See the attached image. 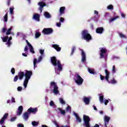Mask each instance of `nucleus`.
<instances>
[{"label": "nucleus", "instance_id": "21", "mask_svg": "<svg viewBox=\"0 0 127 127\" xmlns=\"http://www.w3.org/2000/svg\"><path fill=\"white\" fill-rule=\"evenodd\" d=\"M29 115L30 114L28 111L27 112H25L23 115V119H24L25 121H27L29 118Z\"/></svg>", "mask_w": 127, "mask_h": 127}, {"label": "nucleus", "instance_id": "24", "mask_svg": "<svg viewBox=\"0 0 127 127\" xmlns=\"http://www.w3.org/2000/svg\"><path fill=\"white\" fill-rule=\"evenodd\" d=\"M83 102L85 103V105H89L90 104V98L89 97H84Z\"/></svg>", "mask_w": 127, "mask_h": 127}, {"label": "nucleus", "instance_id": "51", "mask_svg": "<svg viewBox=\"0 0 127 127\" xmlns=\"http://www.w3.org/2000/svg\"><path fill=\"white\" fill-rule=\"evenodd\" d=\"M6 44H7L8 47H9V46L11 45V42H10V41H7Z\"/></svg>", "mask_w": 127, "mask_h": 127}, {"label": "nucleus", "instance_id": "32", "mask_svg": "<svg viewBox=\"0 0 127 127\" xmlns=\"http://www.w3.org/2000/svg\"><path fill=\"white\" fill-rule=\"evenodd\" d=\"M99 101L101 104H103L104 103V96L101 95L99 96Z\"/></svg>", "mask_w": 127, "mask_h": 127}, {"label": "nucleus", "instance_id": "46", "mask_svg": "<svg viewBox=\"0 0 127 127\" xmlns=\"http://www.w3.org/2000/svg\"><path fill=\"white\" fill-rule=\"evenodd\" d=\"M112 72L113 73H116V66L115 65L113 66V68H112Z\"/></svg>", "mask_w": 127, "mask_h": 127}, {"label": "nucleus", "instance_id": "40", "mask_svg": "<svg viewBox=\"0 0 127 127\" xmlns=\"http://www.w3.org/2000/svg\"><path fill=\"white\" fill-rule=\"evenodd\" d=\"M108 9L114 10V6L113 5H109L107 6Z\"/></svg>", "mask_w": 127, "mask_h": 127}, {"label": "nucleus", "instance_id": "56", "mask_svg": "<svg viewBox=\"0 0 127 127\" xmlns=\"http://www.w3.org/2000/svg\"><path fill=\"white\" fill-rule=\"evenodd\" d=\"M57 26H58V27H61V23H60V22L57 23Z\"/></svg>", "mask_w": 127, "mask_h": 127}, {"label": "nucleus", "instance_id": "49", "mask_svg": "<svg viewBox=\"0 0 127 127\" xmlns=\"http://www.w3.org/2000/svg\"><path fill=\"white\" fill-rule=\"evenodd\" d=\"M40 53L41 54V56L44 54V50H40Z\"/></svg>", "mask_w": 127, "mask_h": 127}, {"label": "nucleus", "instance_id": "3", "mask_svg": "<svg viewBox=\"0 0 127 127\" xmlns=\"http://www.w3.org/2000/svg\"><path fill=\"white\" fill-rule=\"evenodd\" d=\"M81 35L84 40H86V41H90V40H92V36H91V34L89 33L88 30H84L82 31Z\"/></svg>", "mask_w": 127, "mask_h": 127}, {"label": "nucleus", "instance_id": "54", "mask_svg": "<svg viewBox=\"0 0 127 127\" xmlns=\"http://www.w3.org/2000/svg\"><path fill=\"white\" fill-rule=\"evenodd\" d=\"M108 103H109L108 100H105L104 102V104L105 106H107L108 105Z\"/></svg>", "mask_w": 127, "mask_h": 127}, {"label": "nucleus", "instance_id": "23", "mask_svg": "<svg viewBox=\"0 0 127 127\" xmlns=\"http://www.w3.org/2000/svg\"><path fill=\"white\" fill-rule=\"evenodd\" d=\"M64 13H65V7H61L60 8V16H61L62 14H64Z\"/></svg>", "mask_w": 127, "mask_h": 127}, {"label": "nucleus", "instance_id": "25", "mask_svg": "<svg viewBox=\"0 0 127 127\" xmlns=\"http://www.w3.org/2000/svg\"><path fill=\"white\" fill-rule=\"evenodd\" d=\"M74 116L76 118V122H78L79 123H82V119L79 117V115L77 114V113H74Z\"/></svg>", "mask_w": 127, "mask_h": 127}, {"label": "nucleus", "instance_id": "37", "mask_svg": "<svg viewBox=\"0 0 127 127\" xmlns=\"http://www.w3.org/2000/svg\"><path fill=\"white\" fill-rule=\"evenodd\" d=\"M75 49H76V47H75V46H73L72 47L70 55H73V54L74 53V52H75Z\"/></svg>", "mask_w": 127, "mask_h": 127}, {"label": "nucleus", "instance_id": "12", "mask_svg": "<svg viewBox=\"0 0 127 127\" xmlns=\"http://www.w3.org/2000/svg\"><path fill=\"white\" fill-rule=\"evenodd\" d=\"M104 126L105 127H108L107 125H109L110 122V120H111V117L109 116H105L104 118Z\"/></svg>", "mask_w": 127, "mask_h": 127}, {"label": "nucleus", "instance_id": "38", "mask_svg": "<svg viewBox=\"0 0 127 127\" xmlns=\"http://www.w3.org/2000/svg\"><path fill=\"white\" fill-rule=\"evenodd\" d=\"M32 125L33 126V127H37L38 126V123L35 121H33L32 122Z\"/></svg>", "mask_w": 127, "mask_h": 127}, {"label": "nucleus", "instance_id": "52", "mask_svg": "<svg viewBox=\"0 0 127 127\" xmlns=\"http://www.w3.org/2000/svg\"><path fill=\"white\" fill-rule=\"evenodd\" d=\"M17 91H18V92H20V91H22V87L19 86L17 87Z\"/></svg>", "mask_w": 127, "mask_h": 127}, {"label": "nucleus", "instance_id": "26", "mask_svg": "<svg viewBox=\"0 0 127 127\" xmlns=\"http://www.w3.org/2000/svg\"><path fill=\"white\" fill-rule=\"evenodd\" d=\"M88 71L90 74H92V75H96L97 74V72L94 69L88 68Z\"/></svg>", "mask_w": 127, "mask_h": 127}, {"label": "nucleus", "instance_id": "28", "mask_svg": "<svg viewBox=\"0 0 127 127\" xmlns=\"http://www.w3.org/2000/svg\"><path fill=\"white\" fill-rule=\"evenodd\" d=\"M119 16H117L116 17H114L113 18H111L109 19V23H111V22H113V21H115L116 20V18H119Z\"/></svg>", "mask_w": 127, "mask_h": 127}, {"label": "nucleus", "instance_id": "60", "mask_svg": "<svg viewBox=\"0 0 127 127\" xmlns=\"http://www.w3.org/2000/svg\"><path fill=\"white\" fill-rule=\"evenodd\" d=\"M5 31H6V28H3L2 30V32H3V33H4V32H5Z\"/></svg>", "mask_w": 127, "mask_h": 127}, {"label": "nucleus", "instance_id": "19", "mask_svg": "<svg viewBox=\"0 0 127 127\" xmlns=\"http://www.w3.org/2000/svg\"><path fill=\"white\" fill-rule=\"evenodd\" d=\"M57 110L60 112L61 115H63V116H65V115H66V111L63 110L62 108H58L57 109H56V112H57Z\"/></svg>", "mask_w": 127, "mask_h": 127}, {"label": "nucleus", "instance_id": "48", "mask_svg": "<svg viewBox=\"0 0 127 127\" xmlns=\"http://www.w3.org/2000/svg\"><path fill=\"white\" fill-rule=\"evenodd\" d=\"M100 79L101 80V81H103V80L105 79V76L102 74L100 75Z\"/></svg>", "mask_w": 127, "mask_h": 127}, {"label": "nucleus", "instance_id": "64", "mask_svg": "<svg viewBox=\"0 0 127 127\" xmlns=\"http://www.w3.org/2000/svg\"><path fill=\"white\" fill-rule=\"evenodd\" d=\"M60 127H70L69 126L66 125L65 126H64L63 125L60 126Z\"/></svg>", "mask_w": 127, "mask_h": 127}, {"label": "nucleus", "instance_id": "7", "mask_svg": "<svg viewBox=\"0 0 127 127\" xmlns=\"http://www.w3.org/2000/svg\"><path fill=\"white\" fill-rule=\"evenodd\" d=\"M44 34L48 35V34H51L53 32V29L51 28H44L43 30Z\"/></svg>", "mask_w": 127, "mask_h": 127}, {"label": "nucleus", "instance_id": "15", "mask_svg": "<svg viewBox=\"0 0 127 127\" xmlns=\"http://www.w3.org/2000/svg\"><path fill=\"white\" fill-rule=\"evenodd\" d=\"M8 116V114L5 113L3 117L0 120V125H2L3 124H4V121L7 119V116Z\"/></svg>", "mask_w": 127, "mask_h": 127}, {"label": "nucleus", "instance_id": "20", "mask_svg": "<svg viewBox=\"0 0 127 127\" xmlns=\"http://www.w3.org/2000/svg\"><path fill=\"white\" fill-rule=\"evenodd\" d=\"M104 31V28L103 27H98L96 29V33L102 34Z\"/></svg>", "mask_w": 127, "mask_h": 127}, {"label": "nucleus", "instance_id": "35", "mask_svg": "<svg viewBox=\"0 0 127 127\" xmlns=\"http://www.w3.org/2000/svg\"><path fill=\"white\" fill-rule=\"evenodd\" d=\"M12 29V28H9L6 33V35H9V34H11V30Z\"/></svg>", "mask_w": 127, "mask_h": 127}, {"label": "nucleus", "instance_id": "22", "mask_svg": "<svg viewBox=\"0 0 127 127\" xmlns=\"http://www.w3.org/2000/svg\"><path fill=\"white\" fill-rule=\"evenodd\" d=\"M24 72L21 71L19 72L18 74V77L19 78V80H22L23 79V77H24Z\"/></svg>", "mask_w": 127, "mask_h": 127}, {"label": "nucleus", "instance_id": "5", "mask_svg": "<svg viewBox=\"0 0 127 127\" xmlns=\"http://www.w3.org/2000/svg\"><path fill=\"white\" fill-rule=\"evenodd\" d=\"M74 80L76 84L78 85L79 86L82 85L83 84V82H84V79H83V78L79 75V74L76 73L75 75V76L74 77Z\"/></svg>", "mask_w": 127, "mask_h": 127}, {"label": "nucleus", "instance_id": "4", "mask_svg": "<svg viewBox=\"0 0 127 127\" xmlns=\"http://www.w3.org/2000/svg\"><path fill=\"white\" fill-rule=\"evenodd\" d=\"M50 88H52V87H53V92L54 94H55V95H58V94H59V88L58 87V86H57V84L55 82H51V83H50Z\"/></svg>", "mask_w": 127, "mask_h": 127}, {"label": "nucleus", "instance_id": "14", "mask_svg": "<svg viewBox=\"0 0 127 127\" xmlns=\"http://www.w3.org/2000/svg\"><path fill=\"white\" fill-rule=\"evenodd\" d=\"M105 75H106L105 79L106 80V81H107L109 84H111V82L109 80V79L110 78V71H108V69H105Z\"/></svg>", "mask_w": 127, "mask_h": 127}, {"label": "nucleus", "instance_id": "43", "mask_svg": "<svg viewBox=\"0 0 127 127\" xmlns=\"http://www.w3.org/2000/svg\"><path fill=\"white\" fill-rule=\"evenodd\" d=\"M110 82V83H111V84H117V81L116 80H115V78H113Z\"/></svg>", "mask_w": 127, "mask_h": 127}, {"label": "nucleus", "instance_id": "63", "mask_svg": "<svg viewBox=\"0 0 127 127\" xmlns=\"http://www.w3.org/2000/svg\"><path fill=\"white\" fill-rule=\"evenodd\" d=\"M94 13H95V14H97V15H98V14H99V12H98V11H97V10H95Z\"/></svg>", "mask_w": 127, "mask_h": 127}, {"label": "nucleus", "instance_id": "61", "mask_svg": "<svg viewBox=\"0 0 127 127\" xmlns=\"http://www.w3.org/2000/svg\"><path fill=\"white\" fill-rule=\"evenodd\" d=\"M121 16L122 17H123L124 18H125V17H126V15H125L123 13H121Z\"/></svg>", "mask_w": 127, "mask_h": 127}, {"label": "nucleus", "instance_id": "59", "mask_svg": "<svg viewBox=\"0 0 127 127\" xmlns=\"http://www.w3.org/2000/svg\"><path fill=\"white\" fill-rule=\"evenodd\" d=\"M28 50V47L27 46H25L24 48V51H27Z\"/></svg>", "mask_w": 127, "mask_h": 127}, {"label": "nucleus", "instance_id": "29", "mask_svg": "<svg viewBox=\"0 0 127 127\" xmlns=\"http://www.w3.org/2000/svg\"><path fill=\"white\" fill-rule=\"evenodd\" d=\"M1 38L3 42H6L7 41V40L8 39V36H6L4 37H1Z\"/></svg>", "mask_w": 127, "mask_h": 127}, {"label": "nucleus", "instance_id": "55", "mask_svg": "<svg viewBox=\"0 0 127 127\" xmlns=\"http://www.w3.org/2000/svg\"><path fill=\"white\" fill-rule=\"evenodd\" d=\"M17 127H24V126L23 125V124H18Z\"/></svg>", "mask_w": 127, "mask_h": 127}, {"label": "nucleus", "instance_id": "10", "mask_svg": "<svg viewBox=\"0 0 127 127\" xmlns=\"http://www.w3.org/2000/svg\"><path fill=\"white\" fill-rule=\"evenodd\" d=\"M38 111V110H37V108H33L32 107H30L27 110V112L28 113H29L30 114H36V113H37Z\"/></svg>", "mask_w": 127, "mask_h": 127}, {"label": "nucleus", "instance_id": "8", "mask_svg": "<svg viewBox=\"0 0 127 127\" xmlns=\"http://www.w3.org/2000/svg\"><path fill=\"white\" fill-rule=\"evenodd\" d=\"M100 58L103 59L105 58V53H107V49L105 48H100Z\"/></svg>", "mask_w": 127, "mask_h": 127}, {"label": "nucleus", "instance_id": "62", "mask_svg": "<svg viewBox=\"0 0 127 127\" xmlns=\"http://www.w3.org/2000/svg\"><path fill=\"white\" fill-rule=\"evenodd\" d=\"M93 109L95 111H98V109H97V107H96V106H95L94 105L93 106Z\"/></svg>", "mask_w": 127, "mask_h": 127}, {"label": "nucleus", "instance_id": "27", "mask_svg": "<svg viewBox=\"0 0 127 127\" xmlns=\"http://www.w3.org/2000/svg\"><path fill=\"white\" fill-rule=\"evenodd\" d=\"M28 46L30 48V52H31V53H33V54H34L35 52L34 51V49H33L32 45H31V44H28Z\"/></svg>", "mask_w": 127, "mask_h": 127}, {"label": "nucleus", "instance_id": "34", "mask_svg": "<svg viewBox=\"0 0 127 127\" xmlns=\"http://www.w3.org/2000/svg\"><path fill=\"white\" fill-rule=\"evenodd\" d=\"M50 106L51 107H54V108H56V105L55 103H54V102L53 101L51 100L50 102Z\"/></svg>", "mask_w": 127, "mask_h": 127}, {"label": "nucleus", "instance_id": "44", "mask_svg": "<svg viewBox=\"0 0 127 127\" xmlns=\"http://www.w3.org/2000/svg\"><path fill=\"white\" fill-rule=\"evenodd\" d=\"M11 72L12 73V74L13 75H14V74L15 73V69L14 68H12L11 69Z\"/></svg>", "mask_w": 127, "mask_h": 127}, {"label": "nucleus", "instance_id": "41", "mask_svg": "<svg viewBox=\"0 0 127 127\" xmlns=\"http://www.w3.org/2000/svg\"><path fill=\"white\" fill-rule=\"evenodd\" d=\"M41 36V33H40L36 32L35 33V37H36V38H38V37H39Z\"/></svg>", "mask_w": 127, "mask_h": 127}, {"label": "nucleus", "instance_id": "58", "mask_svg": "<svg viewBox=\"0 0 127 127\" xmlns=\"http://www.w3.org/2000/svg\"><path fill=\"white\" fill-rule=\"evenodd\" d=\"M11 102L12 103H15V99H14V98H13V97L11 98Z\"/></svg>", "mask_w": 127, "mask_h": 127}, {"label": "nucleus", "instance_id": "39", "mask_svg": "<svg viewBox=\"0 0 127 127\" xmlns=\"http://www.w3.org/2000/svg\"><path fill=\"white\" fill-rule=\"evenodd\" d=\"M3 18H4V21L5 22H7V13H6L5 15L3 17Z\"/></svg>", "mask_w": 127, "mask_h": 127}, {"label": "nucleus", "instance_id": "16", "mask_svg": "<svg viewBox=\"0 0 127 127\" xmlns=\"http://www.w3.org/2000/svg\"><path fill=\"white\" fill-rule=\"evenodd\" d=\"M33 19H35L37 21H40V15L37 13L34 14Z\"/></svg>", "mask_w": 127, "mask_h": 127}, {"label": "nucleus", "instance_id": "30", "mask_svg": "<svg viewBox=\"0 0 127 127\" xmlns=\"http://www.w3.org/2000/svg\"><path fill=\"white\" fill-rule=\"evenodd\" d=\"M66 113H71V106H68L66 109Z\"/></svg>", "mask_w": 127, "mask_h": 127}, {"label": "nucleus", "instance_id": "2", "mask_svg": "<svg viewBox=\"0 0 127 127\" xmlns=\"http://www.w3.org/2000/svg\"><path fill=\"white\" fill-rule=\"evenodd\" d=\"M25 79L24 80L23 82V86L24 87L25 89H26L27 87V84H28V81L30 79V78H31V76H32V71H29L27 70H25Z\"/></svg>", "mask_w": 127, "mask_h": 127}, {"label": "nucleus", "instance_id": "31", "mask_svg": "<svg viewBox=\"0 0 127 127\" xmlns=\"http://www.w3.org/2000/svg\"><path fill=\"white\" fill-rule=\"evenodd\" d=\"M59 101L60 103L62 104V105H65L66 104V102H65V101H64V100L62 98H59Z\"/></svg>", "mask_w": 127, "mask_h": 127}, {"label": "nucleus", "instance_id": "9", "mask_svg": "<svg viewBox=\"0 0 127 127\" xmlns=\"http://www.w3.org/2000/svg\"><path fill=\"white\" fill-rule=\"evenodd\" d=\"M80 51L81 52V62L85 64L86 63V53L82 49H80Z\"/></svg>", "mask_w": 127, "mask_h": 127}, {"label": "nucleus", "instance_id": "42", "mask_svg": "<svg viewBox=\"0 0 127 127\" xmlns=\"http://www.w3.org/2000/svg\"><path fill=\"white\" fill-rule=\"evenodd\" d=\"M14 9V7H10L9 10H10V14H13V10Z\"/></svg>", "mask_w": 127, "mask_h": 127}, {"label": "nucleus", "instance_id": "6", "mask_svg": "<svg viewBox=\"0 0 127 127\" xmlns=\"http://www.w3.org/2000/svg\"><path fill=\"white\" fill-rule=\"evenodd\" d=\"M83 121L84 124L83 126L85 127H91L90 125V122L91 121V119L90 117L87 115H83Z\"/></svg>", "mask_w": 127, "mask_h": 127}, {"label": "nucleus", "instance_id": "1", "mask_svg": "<svg viewBox=\"0 0 127 127\" xmlns=\"http://www.w3.org/2000/svg\"><path fill=\"white\" fill-rule=\"evenodd\" d=\"M51 62L54 66H57L58 65V69L57 71L56 70V73H57L59 75L60 74V72L63 70L60 61H57L56 57H53L51 58Z\"/></svg>", "mask_w": 127, "mask_h": 127}, {"label": "nucleus", "instance_id": "57", "mask_svg": "<svg viewBox=\"0 0 127 127\" xmlns=\"http://www.w3.org/2000/svg\"><path fill=\"white\" fill-rule=\"evenodd\" d=\"M10 3V0H7V5H8V6H9Z\"/></svg>", "mask_w": 127, "mask_h": 127}, {"label": "nucleus", "instance_id": "53", "mask_svg": "<svg viewBox=\"0 0 127 127\" xmlns=\"http://www.w3.org/2000/svg\"><path fill=\"white\" fill-rule=\"evenodd\" d=\"M61 22H64V21L65 20V19H64V18L61 17L60 18V19Z\"/></svg>", "mask_w": 127, "mask_h": 127}, {"label": "nucleus", "instance_id": "45", "mask_svg": "<svg viewBox=\"0 0 127 127\" xmlns=\"http://www.w3.org/2000/svg\"><path fill=\"white\" fill-rule=\"evenodd\" d=\"M17 80H18V76L16 75L14 78L13 81L14 82H16L17 81Z\"/></svg>", "mask_w": 127, "mask_h": 127}, {"label": "nucleus", "instance_id": "50", "mask_svg": "<svg viewBox=\"0 0 127 127\" xmlns=\"http://www.w3.org/2000/svg\"><path fill=\"white\" fill-rule=\"evenodd\" d=\"M16 120V117H12L10 119V122H14Z\"/></svg>", "mask_w": 127, "mask_h": 127}, {"label": "nucleus", "instance_id": "18", "mask_svg": "<svg viewBox=\"0 0 127 127\" xmlns=\"http://www.w3.org/2000/svg\"><path fill=\"white\" fill-rule=\"evenodd\" d=\"M52 47L53 48H54V49H55L58 52L61 51V48L57 44H53L52 45Z\"/></svg>", "mask_w": 127, "mask_h": 127}, {"label": "nucleus", "instance_id": "17", "mask_svg": "<svg viewBox=\"0 0 127 127\" xmlns=\"http://www.w3.org/2000/svg\"><path fill=\"white\" fill-rule=\"evenodd\" d=\"M22 112H23V107L20 106L18 107L16 114L18 116H20L22 114Z\"/></svg>", "mask_w": 127, "mask_h": 127}, {"label": "nucleus", "instance_id": "36", "mask_svg": "<svg viewBox=\"0 0 127 127\" xmlns=\"http://www.w3.org/2000/svg\"><path fill=\"white\" fill-rule=\"evenodd\" d=\"M119 35L121 38H126L127 36L122 33H119Z\"/></svg>", "mask_w": 127, "mask_h": 127}, {"label": "nucleus", "instance_id": "33", "mask_svg": "<svg viewBox=\"0 0 127 127\" xmlns=\"http://www.w3.org/2000/svg\"><path fill=\"white\" fill-rule=\"evenodd\" d=\"M45 16L47 18H50V17H51L50 13H49L48 12H45Z\"/></svg>", "mask_w": 127, "mask_h": 127}, {"label": "nucleus", "instance_id": "13", "mask_svg": "<svg viewBox=\"0 0 127 127\" xmlns=\"http://www.w3.org/2000/svg\"><path fill=\"white\" fill-rule=\"evenodd\" d=\"M38 5L40 6L39 10L40 11V12H42V9H43L44 6H46V4L43 1H41L38 3Z\"/></svg>", "mask_w": 127, "mask_h": 127}, {"label": "nucleus", "instance_id": "11", "mask_svg": "<svg viewBox=\"0 0 127 127\" xmlns=\"http://www.w3.org/2000/svg\"><path fill=\"white\" fill-rule=\"evenodd\" d=\"M42 56H40L39 58H38V60L37 61V59H34V61H33V64H34V68H35V67H37V65H36L37 63H39V62H41V60H42Z\"/></svg>", "mask_w": 127, "mask_h": 127}, {"label": "nucleus", "instance_id": "47", "mask_svg": "<svg viewBox=\"0 0 127 127\" xmlns=\"http://www.w3.org/2000/svg\"><path fill=\"white\" fill-rule=\"evenodd\" d=\"M54 124L55 125V126H56L57 127H60V126L59 125H58V123H57V121H54Z\"/></svg>", "mask_w": 127, "mask_h": 127}]
</instances>
